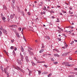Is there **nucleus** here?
Wrapping results in <instances>:
<instances>
[{
  "label": "nucleus",
  "instance_id": "7ed1b4c3",
  "mask_svg": "<svg viewBox=\"0 0 77 77\" xmlns=\"http://www.w3.org/2000/svg\"><path fill=\"white\" fill-rule=\"evenodd\" d=\"M3 32L4 33H5V34H6V35L7 34H8V32H7V31H6L5 29H3Z\"/></svg>",
  "mask_w": 77,
  "mask_h": 77
},
{
  "label": "nucleus",
  "instance_id": "4c0bfd02",
  "mask_svg": "<svg viewBox=\"0 0 77 77\" xmlns=\"http://www.w3.org/2000/svg\"><path fill=\"white\" fill-rule=\"evenodd\" d=\"M44 66H45V68H47V67H48V66L47 65H44Z\"/></svg>",
  "mask_w": 77,
  "mask_h": 77
},
{
  "label": "nucleus",
  "instance_id": "338daca9",
  "mask_svg": "<svg viewBox=\"0 0 77 77\" xmlns=\"http://www.w3.org/2000/svg\"><path fill=\"white\" fill-rule=\"evenodd\" d=\"M74 41H75V42H77V40H74Z\"/></svg>",
  "mask_w": 77,
  "mask_h": 77
},
{
  "label": "nucleus",
  "instance_id": "473e14b6",
  "mask_svg": "<svg viewBox=\"0 0 77 77\" xmlns=\"http://www.w3.org/2000/svg\"><path fill=\"white\" fill-rule=\"evenodd\" d=\"M54 64H55V65H56L57 64V63H57V62H54Z\"/></svg>",
  "mask_w": 77,
  "mask_h": 77
},
{
  "label": "nucleus",
  "instance_id": "79ce46f5",
  "mask_svg": "<svg viewBox=\"0 0 77 77\" xmlns=\"http://www.w3.org/2000/svg\"><path fill=\"white\" fill-rule=\"evenodd\" d=\"M51 61H52L53 62L54 61V60H53V58H51Z\"/></svg>",
  "mask_w": 77,
  "mask_h": 77
},
{
  "label": "nucleus",
  "instance_id": "de8ad7c7",
  "mask_svg": "<svg viewBox=\"0 0 77 77\" xmlns=\"http://www.w3.org/2000/svg\"><path fill=\"white\" fill-rule=\"evenodd\" d=\"M8 22H9V21H10V19H9V18H8Z\"/></svg>",
  "mask_w": 77,
  "mask_h": 77
},
{
  "label": "nucleus",
  "instance_id": "c9c22d12",
  "mask_svg": "<svg viewBox=\"0 0 77 77\" xmlns=\"http://www.w3.org/2000/svg\"><path fill=\"white\" fill-rule=\"evenodd\" d=\"M2 32L0 31V35L2 36Z\"/></svg>",
  "mask_w": 77,
  "mask_h": 77
},
{
  "label": "nucleus",
  "instance_id": "6e6d98bb",
  "mask_svg": "<svg viewBox=\"0 0 77 77\" xmlns=\"http://www.w3.org/2000/svg\"><path fill=\"white\" fill-rule=\"evenodd\" d=\"M45 72V74H48V72Z\"/></svg>",
  "mask_w": 77,
  "mask_h": 77
},
{
  "label": "nucleus",
  "instance_id": "1a4fd4ad",
  "mask_svg": "<svg viewBox=\"0 0 77 77\" xmlns=\"http://www.w3.org/2000/svg\"><path fill=\"white\" fill-rule=\"evenodd\" d=\"M21 62H23L21 61V60L18 61V63L19 64V65H21V64H22V63H21Z\"/></svg>",
  "mask_w": 77,
  "mask_h": 77
},
{
  "label": "nucleus",
  "instance_id": "13d9d810",
  "mask_svg": "<svg viewBox=\"0 0 77 77\" xmlns=\"http://www.w3.org/2000/svg\"><path fill=\"white\" fill-rule=\"evenodd\" d=\"M65 32H66V33H68V31L67 30H66L65 31Z\"/></svg>",
  "mask_w": 77,
  "mask_h": 77
},
{
  "label": "nucleus",
  "instance_id": "f03ea898",
  "mask_svg": "<svg viewBox=\"0 0 77 77\" xmlns=\"http://www.w3.org/2000/svg\"><path fill=\"white\" fill-rule=\"evenodd\" d=\"M14 68H15V69H16L17 70H20V71H22V69H20L18 66H17L16 67H14Z\"/></svg>",
  "mask_w": 77,
  "mask_h": 77
},
{
  "label": "nucleus",
  "instance_id": "0e129e2a",
  "mask_svg": "<svg viewBox=\"0 0 77 77\" xmlns=\"http://www.w3.org/2000/svg\"><path fill=\"white\" fill-rule=\"evenodd\" d=\"M51 18H53V19L54 18V16H52L51 17Z\"/></svg>",
  "mask_w": 77,
  "mask_h": 77
},
{
  "label": "nucleus",
  "instance_id": "774afa93",
  "mask_svg": "<svg viewBox=\"0 0 77 77\" xmlns=\"http://www.w3.org/2000/svg\"><path fill=\"white\" fill-rule=\"evenodd\" d=\"M75 70H77V68H75L74 69Z\"/></svg>",
  "mask_w": 77,
  "mask_h": 77
},
{
  "label": "nucleus",
  "instance_id": "b1692460",
  "mask_svg": "<svg viewBox=\"0 0 77 77\" xmlns=\"http://www.w3.org/2000/svg\"><path fill=\"white\" fill-rule=\"evenodd\" d=\"M65 53V55L66 56L67 55H68V54H69V52H67V53Z\"/></svg>",
  "mask_w": 77,
  "mask_h": 77
},
{
  "label": "nucleus",
  "instance_id": "37998d69",
  "mask_svg": "<svg viewBox=\"0 0 77 77\" xmlns=\"http://www.w3.org/2000/svg\"><path fill=\"white\" fill-rule=\"evenodd\" d=\"M14 50H15V51H16V50H17V48L16 47H15L14 48Z\"/></svg>",
  "mask_w": 77,
  "mask_h": 77
},
{
  "label": "nucleus",
  "instance_id": "052dcab7",
  "mask_svg": "<svg viewBox=\"0 0 77 77\" xmlns=\"http://www.w3.org/2000/svg\"><path fill=\"white\" fill-rule=\"evenodd\" d=\"M7 74V77H9V74H8V73Z\"/></svg>",
  "mask_w": 77,
  "mask_h": 77
},
{
  "label": "nucleus",
  "instance_id": "423d86ee",
  "mask_svg": "<svg viewBox=\"0 0 77 77\" xmlns=\"http://www.w3.org/2000/svg\"><path fill=\"white\" fill-rule=\"evenodd\" d=\"M25 59L27 62H29V58L28 57L26 56L25 57Z\"/></svg>",
  "mask_w": 77,
  "mask_h": 77
},
{
  "label": "nucleus",
  "instance_id": "58836bf2",
  "mask_svg": "<svg viewBox=\"0 0 77 77\" xmlns=\"http://www.w3.org/2000/svg\"><path fill=\"white\" fill-rule=\"evenodd\" d=\"M5 74H8V72H7L6 71H5Z\"/></svg>",
  "mask_w": 77,
  "mask_h": 77
},
{
  "label": "nucleus",
  "instance_id": "5fc2aeb1",
  "mask_svg": "<svg viewBox=\"0 0 77 77\" xmlns=\"http://www.w3.org/2000/svg\"><path fill=\"white\" fill-rule=\"evenodd\" d=\"M47 39H50V37H49L48 36H47Z\"/></svg>",
  "mask_w": 77,
  "mask_h": 77
},
{
  "label": "nucleus",
  "instance_id": "0eeeda50",
  "mask_svg": "<svg viewBox=\"0 0 77 77\" xmlns=\"http://www.w3.org/2000/svg\"><path fill=\"white\" fill-rule=\"evenodd\" d=\"M54 56L55 57H60V55L57 54H54Z\"/></svg>",
  "mask_w": 77,
  "mask_h": 77
},
{
  "label": "nucleus",
  "instance_id": "c756f323",
  "mask_svg": "<svg viewBox=\"0 0 77 77\" xmlns=\"http://www.w3.org/2000/svg\"><path fill=\"white\" fill-rule=\"evenodd\" d=\"M74 41H73L71 43V45H72V44H74Z\"/></svg>",
  "mask_w": 77,
  "mask_h": 77
},
{
  "label": "nucleus",
  "instance_id": "c85d7f7f",
  "mask_svg": "<svg viewBox=\"0 0 77 77\" xmlns=\"http://www.w3.org/2000/svg\"><path fill=\"white\" fill-rule=\"evenodd\" d=\"M4 52H5V53H6V54H7V56H9V55H8V54L7 53V52H6V51H5V50L4 51Z\"/></svg>",
  "mask_w": 77,
  "mask_h": 77
},
{
  "label": "nucleus",
  "instance_id": "e2e57ef3",
  "mask_svg": "<svg viewBox=\"0 0 77 77\" xmlns=\"http://www.w3.org/2000/svg\"><path fill=\"white\" fill-rule=\"evenodd\" d=\"M41 15H43V12H41Z\"/></svg>",
  "mask_w": 77,
  "mask_h": 77
},
{
  "label": "nucleus",
  "instance_id": "6e6552de",
  "mask_svg": "<svg viewBox=\"0 0 77 77\" xmlns=\"http://www.w3.org/2000/svg\"><path fill=\"white\" fill-rule=\"evenodd\" d=\"M44 51V49H41L40 51L39 52L40 53H41L43 52Z\"/></svg>",
  "mask_w": 77,
  "mask_h": 77
},
{
  "label": "nucleus",
  "instance_id": "bf43d9fd",
  "mask_svg": "<svg viewBox=\"0 0 77 77\" xmlns=\"http://www.w3.org/2000/svg\"><path fill=\"white\" fill-rule=\"evenodd\" d=\"M25 29V28H23L22 29V32H23V30H24Z\"/></svg>",
  "mask_w": 77,
  "mask_h": 77
},
{
  "label": "nucleus",
  "instance_id": "cd10ccee",
  "mask_svg": "<svg viewBox=\"0 0 77 77\" xmlns=\"http://www.w3.org/2000/svg\"><path fill=\"white\" fill-rule=\"evenodd\" d=\"M28 48L29 49V50H33L32 48H31L30 47H28Z\"/></svg>",
  "mask_w": 77,
  "mask_h": 77
},
{
  "label": "nucleus",
  "instance_id": "4be33fe9",
  "mask_svg": "<svg viewBox=\"0 0 77 77\" xmlns=\"http://www.w3.org/2000/svg\"><path fill=\"white\" fill-rule=\"evenodd\" d=\"M16 35L18 37V38H19L20 37V35L18 34V33H16Z\"/></svg>",
  "mask_w": 77,
  "mask_h": 77
},
{
  "label": "nucleus",
  "instance_id": "8fccbe9b",
  "mask_svg": "<svg viewBox=\"0 0 77 77\" xmlns=\"http://www.w3.org/2000/svg\"><path fill=\"white\" fill-rule=\"evenodd\" d=\"M51 13H54V12L53 11H51Z\"/></svg>",
  "mask_w": 77,
  "mask_h": 77
},
{
  "label": "nucleus",
  "instance_id": "f257e3e1",
  "mask_svg": "<svg viewBox=\"0 0 77 77\" xmlns=\"http://www.w3.org/2000/svg\"><path fill=\"white\" fill-rule=\"evenodd\" d=\"M11 27H12V28H11V30L12 31H15L16 30L15 28L17 27V25H13L11 26Z\"/></svg>",
  "mask_w": 77,
  "mask_h": 77
},
{
  "label": "nucleus",
  "instance_id": "dca6fc26",
  "mask_svg": "<svg viewBox=\"0 0 77 77\" xmlns=\"http://www.w3.org/2000/svg\"><path fill=\"white\" fill-rule=\"evenodd\" d=\"M53 50H55L56 51H57V53H59V50H57V49H53Z\"/></svg>",
  "mask_w": 77,
  "mask_h": 77
},
{
  "label": "nucleus",
  "instance_id": "f8f14e48",
  "mask_svg": "<svg viewBox=\"0 0 77 77\" xmlns=\"http://www.w3.org/2000/svg\"><path fill=\"white\" fill-rule=\"evenodd\" d=\"M29 54L31 56H32V55H33V53L32 52H29Z\"/></svg>",
  "mask_w": 77,
  "mask_h": 77
},
{
  "label": "nucleus",
  "instance_id": "f704fd0d",
  "mask_svg": "<svg viewBox=\"0 0 77 77\" xmlns=\"http://www.w3.org/2000/svg\"><path fill=\"white\" fill-rule=\"evenodd\" d=\"M1 16L2 18L4 17V16H3V14H1Z\"/></svg>",
  "mask_w": 77,
  "mask_h": 77
},
{
  "label": "nucleus",
  "instance_id": "e433bc0d",
  "mask_svg": "<svg viewBox=\"0 0 77 77\" xmlns=\"http://www.w3.org/2000/svg\"><path fill=\"white\" fill-rule=\"evenodd\" d=\"M45 9H46V7H45L44 8H43V10H44L45 11Z\"/></svg>",
  "mask_w": 77,
  "mask_h": 77
},
{
  "label": "nucleus",
  "instance_id": "09e8293b",
  "mask_svg": "<svg viewBox=\"0 0 77 77\" xmlns=\"http://www.w3.org/2000/svg\"><path fill=\"white\" fill-rule=\"evenodd\" d=\"M13 3H15V0H12Z\"/></svg>",
  "mask_w": 77,
  "mask_h": 77
},
{
  "label": "nucleus",
  "instance_id": "4468645a",
  "mask_svg": "<svg viewBox=\"0 0 77 77\" xmlns=\"http://www.w3.org/2000/svg\"><path fill=\"white\" fill-rule=\"evenodd\" d=\"M21 50L22 51V52H23L24 49L23 48V46H21Z\"/></svg>",
  "mask_w": 77,
  "mask_h": 77
},
{
  "label": "nucleus",
  "instance_id": "a19ab883",
  "mask_svg": "<svg viewBox=\"0 0 77 77\" xmlns=\"http://www.w3.org/2000/svg\"><path fill=\"white\" fill-rule=\"evenodd\" d=\"M69 59H70V60H72V58H71V57H69Z\"/></svg>",
  "mask_w": 77,
  "mask_h": 77
},
{
  "label": "nucleus",
  "instance_id": "864d4df0",
  "mask_svg": "<svg viewBox=\"0 0 77 77\" xmlns=\"http://www.w3.org/2000/svg\"><path fill=\"white\" fill-rule=\"evenodd\" d=\"M57 8H60V6H59V5H57Z\"/></svg>",
  "mask_w": 77,
  "mask_h": 77
},
{
  "label": "nucleus",
  "instance_id": "2f4dec72",
  "mask_svg": "<svg viewBox=\"0 0 77 77\" xmlns=\"http://www.w3.org/2000/svg\"><path fill=\"white\" fill-rule=\"evenodd\" d=\"M23 39H24V40L25 41H26V42H27V41H26V38H25V37H23Z\"/></svg>",
  "mask_w": 77,
  "mask_h": 77
},
{
  "label": "nucleus",
  "instance_id": "9b49d317",
  "mask_svg": "<svg viewBox=\"0 0 77 77\" xmlns=\"http://www.w3.org/2000/svg\"><path fill=\"white\" fill-rule=\"evenodd\" d=\"M31 63H32V66H35V65H36V64H35V63L32 61L31 62Z\"/></svg>",
  "mask_w": 77,
  "mask_h": 77
},
{
  "label": "nucleus",
  "instance_id": "a211bd4d",
  "mask_svg": "<svg viewBox=\"0 0 77 77\" xmlns=\"http://www.w3.org/2000/svg\"><path fill=\"white\" fill-rule=\"evenodd\" d=\"M51 75H52V73H51L50 74H49L48 76V77H50V76H51Z\"/></svg>",
  "mask_w": 77,
  "mask_h": 77
},
{
  "label": "nucleus",
  "instance_id": "680f3d73",
  "mask_svg": "<svg viewBox=\"0 0 77 77\" xmlns=\"http://www.w3.org/2000/svg\"><path fill=\"white\" fill-rule=\"evenodd\" d=\"M34 59H35V60H37V59H36V57H34Z\"/></svg>",
  "mask_w": 77,
  "mask_h": 77
},
{
  "label": "nucleus",
  "instance_id": "c03bdc74",
  "mask_svg": "<svg viewBox=\"0 0 77 77\" xmlns=\"http://www.w3.org/2000/svg\"><path fill=\"white\" fill-rule=\"evenodd\" d=\"M42 74L43 75H44V74H45V72H42Z\"/></svg>",
  "mask_w": 77,
  "mask_h": 77
},
{
  "label": "nucleus",
  "instance_id": "6ab92c4d",
  "mask_svg": "<svg viewBox=\"0 0 77 77\" xmlns=\"http://www.w3.org/2000/svg\"><path fill=\"white\" fill-rule=\"evenodd\" d=\"M10 17L11 19H12L14 18V16H13V15H11Z\"/></svg>",
  "mask_w": 77,
  "mask_h": 77
},
{
  "label": "nucleus",
  "instance_id": "5701e85b",
  "mask_svg": "<svg viewBox=\"0 0 77 77\" xmlns=\"http://www.w3.org/2000/svg\"><path fill=\"white\" fill-rule=\"evenodd\" d=\"M38 74H39V75H40V74H41V71L38 70Z\"/></svg>",
  "mask_w": 77,
  "mask_h": 77
},
{
  "label": "nucleus",
  "instance_id": "412c9836",
  "mask_svg": "<svg viewBox=\"0 0 77 77\" xmlns=\"http://www.w3.org/2000/svg\"><path fill=\"white\" fill-rule=\"evenodd\" d=\"M1 69L2 70V72H3V67L1 66Z\"/></svg>",
  "mask_w": 77,
  "mask_h": 77
},
{
  "label": "nucleus",
  "instance_id": "a18cd8bd",
  "mask_svg": "<svg viewBox=\"0 0 77 77\" xmlns=\"http://www.w3.org/2000/svg\"><path fill=\"white\" fill-rule=\"evenodd\" d=\"M28 14L29 15H30V12H28Z\"/></svg>",
  "mask_w": 77,
  "mask_h": 77
},
{
  "label": "nucleus",
  "instance_id": "bb28decb",
  "mask_svg": "<svg viewBox=\"0 0 77 77\" xmlns=\"http://www.w3.org/2000/svg\"><path fill=\"white\" fill-rule=\"evenodd\" d=\"M13 53L14 56H15V51H13Z\"/></svg>",
  "mask_w": 77,
  "mask_h": 77
},
{
  "label": "nucleus",
  "instance_id": "2eb2a0df",
  "mask_svg": "<svg viewBox=\"0 0 77 77\" xmlns=\"http://www.w3.org/2000/svg\"><path fill=\"white\" fill-rule=\"evenodd\" d=\"M67 47H68V45H65V47H63L62 48H65V47H66V48H67Z\"/></svg>",
  "mask_w": 77,
  "mask_h": 77
},
{
  "label": "nucleus",
  "instance_id": "3c124183",
  "mask_svg": "<svg viewBox=\"0 0 77 77\" xmlns=\"http://www.w3.org/2000/svg\"><path fill=\"white\" fill-rule=\"evenodd\" d=\"M7 70V68H5L4 69V71H6Z\"/></svg>",
  "mask_w": 77,
  "mask_h": 77
},
{
  "label": "nucleus",
  "instance_id": "39448f33",
  "mask_svg": "<svg viewBox=\"0 0 77 77\" xmlns=\"http://www.w3.org/2000/svg\"><path fill=\"white\" fill-rule=\"evenodd\" d=\"M57 27H58L59 30H60L61 31V32H63V29H62L60 28L59 26H57Z\"/></svg>",
  "mask_w": 77,
  "mask_h": 77
},
{
  "label": "nucleus",
  "instance_id": "4d7b16f0",
  "mask_svg": "<svg viewBox=\"0 0 77 77\" xmlns=\"http://www.w3.org/2000/svg\"><path fill=\"white\" fill-rule=\"evenodd\" d=\"M9 68V67L8 66H7L6 68L7 69H8Z\"/></svg>",
  "mask_w": 77,
  "mask_h": 77
},
{
  "label": "nucleus",
  "instance_id": "f3484780",
  "mask_svg": "<svg viewBox=\"0 0 77 77\" xmlns=\"http://www.w3.org/2000/svg\"><path fill=\"white\" fill-rule=\"evenodd\" d=\"M2 19L3 20H4V21L5 22V20H5L6 19V18H5V17H2Z\"/></svg>",
  "mask_w": 77,
  "mask_h": 77
},
{
  "label": "nucleus",
  "instance_id": "ddd939ff",
  "mask_svg": "<svg viewBox=\"0 0 77 77\" xmlns=\"http://www.w3.org/2000/svg\"><path fill=\"white\" fill-rule=\"evenodd\" d=\"M3 9H4L6 10V9H7L5 5H3Z\"/></svg>",
  "mask_w": 77,
  "mask_h": 77
},
{
  "label": "nucleus",
  "instance_id": "49530a36",
  "mask_svg": "<svg viewBox=\"0 0 77 77\" xmlns=\"http://www.w3.org/2000/svg\"><path fill=\"white\" fill-rule=\"evenodd\" d=\"M69 9H70V10H72V8L71 7H70L69 8Z\"/></svg>",
  "mask_w": 77,
  "mask_h": 77
},
{
  "label": "nucleus",
  "instance_id": "20e7f679",
  "mask_svg": "<svg viewBox=\"0 0 77 77\" xmlns=\"http://www.w3.org/2000/svg\"><path fill=\"white\" fill-rule=\"evenodd\" d=\"M29 75L30 76L31 75H32V71L30 70H29Z\"/></svg>",
  "mask_w": 77,
  "mask_h": 77
},
{
  "label": "nucleus",
  "instance_id": "ea45409f",
  "mask_svg": "<svg viewBox=\"0 0 77 77\" xmlns=\"http://www.w3.org/2000/svg\"><path fill=\"white\" fill-rule=\"evenodd\" d=\"M14 40L13 39V40H11V42H14Z\"/></svg>",
  "mask_w": 77,
  "mask_h": 77
},
{
  "label": "nucleus",
  "instance_id": "393cba45",
  "mask_svg": "<svg viewBox=\"0 0 77 77\" xmlns=\"http://www.w3.org/2000/svg\"><path fill=\"white\" fill-rule=\"evenodd\" d=\"M68 77H75V76L73 75H70L68 76Z\"/></svg>",
  "mask_w": 77,
  "mask_h": 77
},
{
  "label": "nucleus",
  "instance_id": "9d476101",
  "mask_svg": "<svg viewBox=\"0 0 77 77\" xmlns=\"http://www.w3.org/2000/svg\"><path fill=\"white\" fill-rule=\"evenodd\" d=\"M21 59L22 60H21V61L22 62H23V59H24V57H23V55H21Z\"/></svg>",
  "mask_w": 77,
  "mask_h": 77
},
{
  "label": "nucleus",
  "instance_id": "603ef678",
  "mask_svg": "<svg viewBox=\"0 0 77 77\" xmlns=\"http://www.w3.org/2000/svg\"><path fill=\"white\" fill-rule=\"evenodd\" d=\"M28 51L29 52V53H30V50H29V49H28Z\"/></svg>",
  "mask_w": 77,
  "mask_h": 77
},
{
  "label": "nucleus",
  "instance_id": "72a5a7b5",
  "mask_svg": "<svg viewBox=\"0 0 77 77\" xmlns=\"http://www.w3.org/2000/svg\"><path fill=\"white\" fill-rule=\"evenodd\" d=\"M18 30H19V31H21V27L19 28L18 29Z\"/></svg>",
  "mask_w": 77,
  "mask_h": 77
},
{
  "label": "nucleus",
  "instance_id": "7c9ffc66",
  "mask_svg": "<svg viewBox=\"0 0 77 77\" xmlns=\"http://www.w3.org/2000/svg\"><path fill=\"white\" fill-rule=\"evenodd\" d=\"M10 48L11 50H13V49H14V48L13 47V46H12Z\"/></svg>",
  "mask_w": 77,
  "mask_h": 77
},
{
  "label": "nucleus",
  "instance_id": "aec40b11",
  "mask_svg": "<svg viewBox=\"0 0 77 77\" xmlns=\"http://www.w3.org/2000/svg\"><path fill=\"white\" fill-rule=\"evenodd\" d=\"M66 66H72V65H71V64L70 65L69 64H68L66 65Z\"/></svg>",
  "mask_w": 77,
  "mask_h": 77
},
{
  "label": "nucleus",
  "instance_id": "a878e982",
  "mask_svg": "<svg viewBox=\"0 0 77 77\" xmlns=\"http://www.w3.org/2000/svg\"><path fill=\"white\" fill-rule=\"evenodd\" d=\"M62 56H66L65 55V53L63 54H62Z\"/></svg>",
  "mask_w": 77,
  "mask_h": 77
},
{
  "label": "nucleus",
  "instance_id": "69168bd1",
  "mask_svg": "<svg viewBox=\"0 0 77 77\" xmlns=\"http://www.w3.org/2000/svg\"><path fill=\"white\" fill-rule=\"evenodd\" d=\"M41 63H45V61H42V62H41Z\"/></svg>",
  "mask_w": 77,
  "mask_h": 77
}]
</instances>
